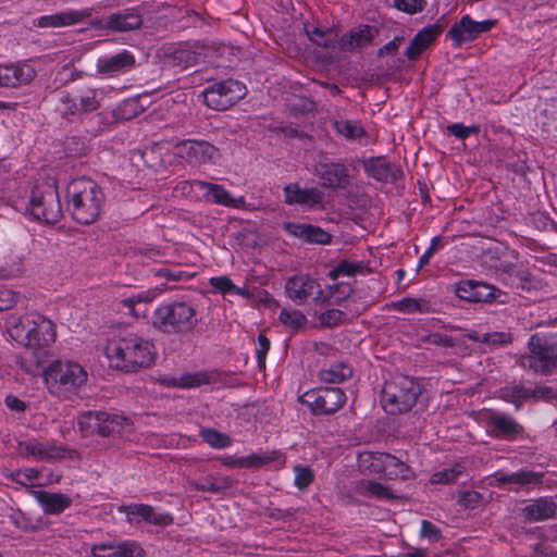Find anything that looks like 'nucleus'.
Masks as SVG:
<instances>
[{"label": "nucleus", "instance_id": "nucleus-1", "mask_svg": "<svg viewBox=\"0 0 557 557\" xmlns=\"http://www.w3.org/2000/svg\"><path fill=\"white\" fill-rule=\"evenodd\" d=\"M104 354L111 369L131 374L153 364L156 348L144 335L132 330H121L107 341Z\"/></svg>", "mask_w": 557, "mask_h": 557}, {"label": "nucleus", "instance_id": "nucleus-2", "mask_svg": "<svg viewBox=\"0 0 557 557\" xmlns=\"http://www.w3.org/2000/svg\"><path fill=\"white\" fill-rule=\"evenodd\" d=\"M66 194L69 210L76 222L88 225L99 219L104 194L94 180L78 177L71 181Z\"/></svg>", "mask_w": 557, "mask_h": 557}, {"label": "nucleus", "instance_id": "nucleus-3", "mask_svg": "<svg viewBox=\"0 0 557 557\" xmlns=\"http://www.w3.org/2000/svg\"><path fill=\"white\" fill-rule=\"evenodd\" d=\"M48 392L59 399H70L87 383L88 374L77 362L57 359L44 370Z\"/></svg>", "mask_w": 557, "mask_h": 557}, {"label": "nucleus", "instance_id": "nucleus-4", "mask_svg": "<svg viewBox=\"0 0 557 557\" xmlns=\"http://www.w3.org/2000/svg\"><path fill=\"white\" fill-rule=\"evenodd\" d=\"M151 325L162 334L191 333L198 325L196 307L186 300H172L159 305L153 311Z\"/></svg>", "mask_w": 557, "mask_h": 557}, {"label": "nucleus", "instance_id": "nucleus-5", "mask_svg": "<svg viewBox=\"0 0 557 557\" xmlns=\"http://www.w3.org/2000/svg\"><path fill=\"white\" fill-rule=\"evenodd\" d=\"M29 344H25V352L17 357V364L27 373H36L48 357L49 347L54 343L57 333L54 323L34 313Z\"/></svg>", "mask_w": 557, "mask_h": 557}, {"label": "nucleus", "instance_id": "nucleus-6", "mask_svg": "<svg viewBox=\"0 0 557 557\" xmlns=\"http://www.w3.org/2000/svg\"><path fill=\"white\" fill-rule=\"evenodd\" d=\"M523 369L548 375L557 368V339L553 334H532L528 341V354L519 359Z\"/></svg>", "mask_w": 557, "mask_h": 557}, {"label": "nucleus", "instance_id": "nucleus-7", "mask_svg": "<svg viewBox=\"0 0 557 557\" xmlns=\"http://www.w3.org/2000/svg\"><path fill=\"white\" fill-rule=\"evenodd\" d=\"M421 394L420 384L412 377L398 375L385 382L382 389V406L391 414L408 412Z\"/></svg>", "mask_w": 557, "mask_h": 557}, {"label": "nucleus", "instance_id": "nucleus-8", "mask_svg": "<svg viewBox=\"0 0 557 557\" xmlns=\"http://www.w3.org/2000/svg\"><path fill=\"white\" fill-rule=\"evenodd\" d=\"M28 210L35 220L46 224H55L62 219L63 210L54 181L35 185Z\"/></svg>", "mask_w": 557, "mask_h": 557}, {"label": "nucleus", "instance_id": "nucleus-9", "mask_svg": "<svg viewBox=\"0 0 557 557\" xmlns=\"http://www.w3.org/2000/svg\"><path fill=\"white\" fill-rule=\"evenodd\" d=\"M245 95L246 87L232 78L214 83L201 92L203 103L218 111L227 110Z\"/></svg>", "mask_w": 557, "mask_h": 557}, {"label": "nucleus", "instance_id": "nucleus-10", "mask_svg": "<svg viewBox=\"0 0 557 557\" xmlns=\"http://www.w3.org/2000/svg\"><path fill=\"white\" fill-rule=\"evenodd\" d=\"M99 108L100 98L96 88H84L76 92L65 91L60 97L59 111L63 117L88 114Z\"/></svg>", "mask_w": 557, "mask_h": 557}, {"label": "nucleus", "instance_id": "nucleus-11", "mask_svg": "<svg viewBox=\"0 0 557 557\" xmlns=\"http://www.w3.org/2000/svg\"><path fill=\"white\" fill-rule=\"evenodd\" d=\"M299 400L314 414H331L344 406L346 395L341 388L325 387L308 391L299 397Z\"/></svg>", "mask_w": 557, "mask_h": 557}, {"label": "nucleus", "instance_id": "nucleus-12", "mask_svg": "<svg viewBox=\"0 0 557 557\" xmlns=\"http://www.w3.org/2000/svg\"><path fill=\"white\" fill-rule=\"evenodd\" d=\"M483 420L486 432L492 437L516 441L524 434V426L505 412L493 409L486 410Z\"/></svg>", "mask_w": 557, "mask_h": 557}, {"label": "nucleus", "instance_id": "nucleus-13", "mask_svg": "<svg viewBox=\"0 0 557 557\" xmlns=\"http://www.w3.org/2000/svg\"><path fill=\"white\" fill-rule=\"evenodd\" d=\"M286 296L296 305H304L309 297L314 296L315 304H324L326 298L317 280L308 274H296L285 282Z\"/></svg>", "mask_w": 557, "mask_h": 557}, {"label": "nucleus", "instance_id": "nucleus-14", "mask_svg": "<svg viewBox=\"0 0 557 557\" xmlns=\"http://www.w3.org/2000/svg\"><path fill=\"white\" fill-rule=\"evenodd\" d=\"M37 76L30 61H17L0 65V87L20 88L29 85Z\"/></svg>", "mask_w": 557, "mask_h": 557}, {"label": "nucleus", "instance_id": "nucleus-15", "mask_svg": "<svg viewBox=\"0 0 557 557\" xmlns=\"http://www.w3.org/2000/svg\"><path fill=\"white\" fill-rule=\"evenodd\" d=\"M495 25V20L475 22L469 15H463L458 23L449 28L447 36L456 47H459L463 42L472 41L479 35L490 32Z\"/></svg>", "mask_w": 557, "mask_h": 557}, {"label": "nucleus", "instance_id": "nucleus-16", "mask_svg": "<svg viewBox=\"0 0 557 557\" xmlns=\"http://www.w3.org/2000/svg\"><path fill=\"white\" fill-rule=\"evenodd\" d=\"M177 154L194 165L211 162L218 149L206 140L187 139L176 145Z\"/></svg>", "mask_w": 557, "mask_h": 557}, {"label": "nucleus", "instance_id": "nucleus-17", "mask_svg": "<svg viewBox=\"0 0 557 557\" xmlns=\"http://www.w3.org/2000/svg\"><path fill=\"white\" fill-rule=\"evenodd\" d=\"M315 175L324 188L345 189L350 184L348 169L342 162L320 163L315 168Z\"/></svg>", "mask_w": 557, "mask_h": 557}, {"label": "nucleus", "instance_id": "nucleus-18", "mask_svg": "<svg viewBox=\"0 0 557 557\" xmlns=\"http://www.w3.org/2000/svg\"><path fill=\"white\" fill-rule=\"evenodd\" d=\"M120 511L126 515L127 521L133 522L135 517L140 518L143 521L159 525L168 527L173 523V517L169 512H157L154 508L146 504H131L120 508Z\"/></svg>", "mask_w": 557, "mask_h": 557}, {"label": "nucleus", "instance_id": "nucleus-19", "mask_svg": "<svg viewBox=\"0 0 557 557\" xmlns=\"http://www.w3.org/2000/svg\"><path fill=\"white\" fill-rule=\"evenodd\" d=\"M135 66V57L128 50H123L111 57L100 58L97 61V72L99 74L114 77L132 70Z\"/></svg>", "mask_w": 557, "mask_h": 557}, {"label": "nucleus", "instance_id": "nucleus-20", "mask_svg": "<svg viewBox=\"0 0 557 557\" xmlns=\"http://www.w3.org/2000/svg\"><path fill=\"white\" fill-rule=\"evenodd\" d=\"M284 197L287 205L315 207L323 202V193L317 188H301L299 184L292 183L284 187Z\"/></svg>", "mask_w": 557, "mask_h": 557}, {"label": "nucleus", "instance_id": "nucleus-21", "mask_svg": "<svg viewBox=\"0 0 557 557\" xmlns=\"http://www.w3.org/2000/svg\"><path fill=\"white\" fill-rule=\"evenodd\" d=\"M366 173L383 183H394L403 176V171L396 164L384 158H372L364 163Z\"/></svg>", "mask_w": 557, "mask_h": 557}, {"label": "nucleus", "instance_id": "nucleus-22", "mask_svg": "<svg viewBox=\"0 0 557 557\" xmlns=\"http://www.w3.org/2000/svg\"><path fill=\"white\" fill-rule=\"evenodd\" d=\"M194 187L205 189L203 197L213 203L222 205L225 207L239 208L245 203L243 197L234 198L231 194L222 186L213 183L203 181H194L191 183Z\"/></svg>", "mask_w": 557, "mask_h": 557}, {"label": "nucleus", "instance_id": "nucleus-23", "mask_svg": "<svg viewBox=\"0 0 557 557\" xmlns=\"http://www.w3.org/2000/svg\"><path fill=\"white\" fill-rule=\"evenodd\" d=\"M92 14L91 9L78 11L59 12L52 15H44L37 20L36 25L41 28L64 27L74 25L89 18Z\"/></svg>", "mask_w": 557, "mask_h": 557}, {"label": "nucleus", "instance_id": "nucleus-24", "mask_svg": "<svg viewBox=\"0 0 557 557\" xmlns=\"http://www.w3.org/2000/svg\"><path fill=\"white\" fill-rule=\"evenodd\" d=\"M30 493L47 515H60L72 505V498L62 493L32 490Z\"/></svg>", "mask_w": 557, "mask_h": 557}, {"label": "nucleus", "instance_id": "nucleus-25", "mask_svg": "<svg viewBox=\"0 0 557 557\" xmlns=\"http://www.w3.org/2000/svg\"><path fill=\"white\" fill-rule=\"evenodd\" d=\"M557 512V503L549 497L533 500L522 509L525 522H536L554 518Z\"/></svg>", "mask_w": 557, "mask_h": 557}, {"label": "nucleus", "instance_id": "nucleus-26", "mask_svg": "<svg viewBox=\"0 0 557 557\" xmlns=\"http://www.w3.org/2000/svg\"><path fill=\"white\" fill-rule=\"evenodd\" d=\"M20 450L21 454L40 461H49L63 457V450L61 447H57L48 443H41L36 440L21 443Z\"/></svg>", "mask_w": 557, "mask_h": 557}, {"label": "nucleus", "instance_id": "nucleus-27", "mask_svg": "<svg viewBox=\"0 0 557 557\" xmlns=\"http://www.w3.org/2000/svg\"><path fill=\"white\" fill-rule=\"evenodd\" d=\"M354 375L351 364L346 361H337L322 367L318 373V377L322 383L341 384Z\"/></svg>", "mask_w": 557, "mask_h": 557}, {"label": "nucleus", "instance_id": "nucleus-28", "mask_svg": "<svg viewBox=\"0 0 557 557\" xmlns=\"http://www.w3.org/2000/svg\"><path fill=\"white\" fill-rule=\"evenodd\" d=\"M285 230L305 242L315 244H329L331 235L318 226L310 224L286 223Z\"/></svg>", "mask_w": 557, "mask_h": 557}, {"label": "nucleus", "instance_id": "nucleus-29", "mask_svg": "<svg viewBox=\"0 0 557 557\" xmlns=\"http://www.w3.org/2000/svg\"><path fill=\"white\" fill-rule=\"evenodd\" d=\"M34 313L25 314L23 317L11 315L8 320V331L10 336L18 344L25 347L29 344V336L32 332V324Z\"/></svg>", "mask_w": 557, "mask_h": 557}, {"label": "nucleus", "instance_id": "nucleus-30", "mask_svg": "<svg viewBox=\"0 0 557 557\" xmlns=\"http://www.w3.org/2000/svg\"><path fill=\"white\" fill-rule=\"evenodd\" d=\"M383 476L388 480H411L413 470L400 458L386 453Z\"/></svg>", "mask_w": 557, "mask_h": 557}, {"label": "nucleus", "instance_id": "nucleus-31", "mask_svg": "<svg viewBox=\"0 0 557 557\" xmlns=\"http://www.w3.org/2000/svg\"><path fill=\"white\" fill-rule=\"evenodd\" d=\"M100 436L107 437L123 433L131 428V421L127 417L102 411Z\"/></svg>", "mask_w": 557, "mask_h": 557}, {"label": "nucleus", "instance_id": "nucleus-32", "mask_svg": "<svg viewBox=\"0 0 557 557\" xmlns=\"http://www.w3.org/2000/svg\"><path fill=\"white\" fill-rule=\"evenodd\" d=\"M141 17L135 12L112 14L107 20V27L115 32H128L141 26Z\"/></svg>", "mask_w": 557, "mask_h": 557}, {"label": "nucleus", "instance_id": "nucleus-33", "mask_svg": "<svg viewBox=\"0 0 557 557\" xmlns=\"http://www.w3.org/2000/svg\"><path fill=\"white\" fill-rule=\"evenodd\" d=\"M157 296L154 290H146L131 297L122 299L121 304L128 309L129 313L135 317H145L147 313V305Z\"/></svg>", "mask_w": 557, "mask_h": 557}, {"label": "nucleus", "instance_id": "nucleus-34", "mask_svg": "<svg viewBox=\"0 0 557 557\" xmlns=\"http://www.w3.org/2000/svg\"><path fill=\"white\" fill-rule=\"evenodd\" d=\"M197 59L198 54L184 46L169 49V51L164 53L165 63L182 69L194 66L197 63Z\"/></svg>", "mask_w": 557, "mask_h": 557}, {"label": "nucleus", "instance_id": "nucleus-35", "mask_svg": "<svg viewBox=\"0 0 557 557\" xmlns=\"http://www.w3.org/2000/svg\"><path fill=\"white\" fill-rule=\"evenodd\" d=\"M373 39L372 28L363 26L358 30L351 32L349 35L342 37L339 46L343 50L354 51L358 48L368 46Z\"/></svg>", "mask_w": 557, "mask_h": 557}, {"label": "nucleus", "instance_id": "nucleus-36", "mask_svg": "<svg viewBox=\"0 0 557 557\" xmlns=\"http://www.w3.org/2000/svg\"><path fill=\"white\" fill-rule=\"evenodd\" d=\"M529 387L521 383H512L498 391V397L512 404L516 409H520L522 404L529 400Z\"/></svg>", "mask_w": 557, "mask_h": 557}, {"label": "nucleus", "instance_id": "nucleus-37", "mask_svg": "<svg viewBox=\"0 0 557 557\" xmlns=\"http://www.w3.org/2000/svg\"><path fill=\"white\" fill-rule=\"evenodd\" d=\"M543 474L529 470H521L510 474H502L497 481L502 484H512L518 486L536 485L542 483Z\"/></svg>", "mask_w": 557, "mask_h": 557}, {"label": "nucleus", "instance_id": "nucleus-38", "mask_svg": "<svg viewBox=\"0 0 557 557\" xmlns=\"http://www.w3.org/2000/svg\"><path fill=\"white\" fill-rule=\"evenodd\" d=\"M386 453L380 451H364L359 455V467L362 471H368L371 474L383 475Z\"/></svg>", "mask_w": 557, "mask_h": 557}, {"label": "nucleus", "instance_id": "nucleus-39", "mask_svg": "<svg viewBox=\"0 0 557 557\" xmlns=\"http://www.w3.org/2000/svg\"><path fill=\"white\" fill-rule=\"evenodd\" d=\"M359 494L382 500L397 499L398 496L387 485L376 481H366L358 485Z\"/></svg>", "mask_w": 557, "mask_h": 557}, {"label": "nucleus", "instance_id": "nucleus-40", "mask_svg": "<svg viewBox=\"0 0 557 557\" xmlns=\"http://www.w3.org/2000/svg\"><path fill=\"white\" fill-rule=\"evenodd\" d=\"M333 125L336 133L348 140H360L367 136V132L359 121L341 119L336 120Z\"/></svg>", "mask_w": 557, "mask_h": 557}, {"label": "nucleus", "instance_id": "nucleus-41", "mask_svg": "<svg viewBox=\"0 0 557 557\" xmlns=\"http://www.w3.org/2000/svg\"><path fill=\"white\" fill-rule=\"evenodd\" d=\"M278 320L286 329L294 333L305 330L308 324L307 317L297 309L284 308L278 315Z\"/></svg>", "mask_w": 557, "mask_h": 557}, {"label": "nucleus", "instance_id": "nucleus-42", "mask_svg": "<svg viewBox=\"0 0 557 557\" xmlns=\"http://www.w3.org/2000/svg\"><path fill=\"white\" fill-rule=\"evenodd\" d=\"M102 411H86L78 416L77 424L84 436L100 435Z\"/></svg>", "mask_w": 557, "mask_h": 557}, {"label": "nucleus", "instance_id": "nucleus-43", "mask_svg": "<svg viewBox=\"0 0 557 557\" xmlns=\"http://www.w3.org/2000/svg\"><path fill=\"white\" fill-rule=\"evenodd\" d=\"M111 557H143L144 548L135 541H123L109 548Z\"/></svg>", "mask_w": 557, "mask_h": 557}, {"label": "nucleus", "instance_id": "nucleus-44", "mask_svg": "<svg viewBox=\"0 0 557 557\" xmlns=\"http://www.w3.org/2000/svg\"><path fill=\"white\" fill-rule=\"evenodd\" d=\"M391 307L397 311L405 313H422L428 312L430 309L428 301H425L424 299L409 297L392 302Z\"/></svg>", "mask_w": 557, "mask_h": 557}, {"label": "nucleus", "instance_id": "nucleus-45", "mask_svg": "<svg viewBox=\"0 0 557 557\" xmlns=\"http://www.w3.org/2000/svg\"><path fill=\"white\" fill-rule=\"evenodd\" d=\"M306 33L309 39L320 47L327 48L335 41V34L331 28L321 29L311 25L306 26Z\"/></svg>", "mask_w": 557, "mask_h": 557}, {"label": "nucleus", "instance_id": "nucleus-46", "mask_svg": "<svg viewBox=\"0 0 557 557\" xmlns=\"http://www.w3.org/2000/svg\"><path fill=\"white\" fill-rule=\"evenodd\" d=\"M465 472V467L461 463H456L451 468L437 471L432 474L430 482L432 484H450Z\"/></svg>", "mask_w": 557, "mask_h": 557}, {"label": "nucleus", "instance_id": "nucleus-47", "mask_svg": "<svg viewBox=\"0 0 557 557\" xmlns=\"http://www.w3.org/2000/svg\"><path fill=\"white\" fill-rule=\"evenodd\" d=\"M200 436L208 445L216 449L228 447L232 444V440L227 434L214 429H202Z\"/></svg>", "mask_w": 557, "mask_h": 557}, {"label": "nucleus", "instance_id": "nucleus-48", "mask_svg": "<svg viewBox=\"0 0 557 557\" xmlns=\"http://www.w3.org/2000/svg\"><path fill=\"white\" fill-rule=\"evenodd\" d=\"M512 284L522 290L530 292L532 289H539L542 286L540 280H537L529 270L523 269L522 267L519 271H516V276L513 277Z\"/></svg>", "mask_w": 557, "mask_h": 557}, {"label": "nucleus", "instance_id": "nucleus-49", "mask_svg": "<svg viewBox=\"0 0 557 557\" xmlns=\"http://www.w3.org/2000/svg\"><path fill=\"white\" fill-rule=\"evenodd\" d=\"M352 292V286L349 283L341 282L333 284L329 286V293L324 296L326 298L325 302L338 304L347 299Z\"/></svg>", "mask_w": 557, "mask_h": 557}, {"label": "nucleus", "instance_id": "nucleus-50", "mask_svg": "<svg viewBox=\"0 0 557 557\" xmlns=\"http://www.w3.org/2000/svg\"><path fill=\"white\" fill-rule=\"evenodd\" d=\"M156 277H164L171 282H187L195 276V273L171 268H159L151 271Z\"/></svg>", "mask_w": 557, "mask_h": 557}, {"label": "nucleus", "instance_id": "nucleus-51", "mask_svg": "<svg viewBox=\"0 0 557 557\" xmlns=\"http://www.w3.org/2000/svg\"><path fill=\"white\" fill-rule=\"evenodd\" d=\"M280 453L273 451L271 454H251L249 456L242 457L243 468H259L273 462L280 458Z\"/></svg>", "mask_w": 557, "mask_h": 557}, {"label": "nucleus", "instance_id": "nucleus-52", "mask_svg": "<svg viewBox=\"0 0 557 557\" xmlns=\"http://www.w3.org/2000/svg\"><path fill=\"white\" fill-rule=\"evenodd\" d=\"M502 294L500 289L483 282H474V302L492 301Z\"/></svg>", "mask_w": 557, "mask_h": 557}, {"label": "nucleus", "instance_id": "nucleus-53", "mask_svg": "<svg viewBox=\"0 0 557 557\" xmlns=\"http://www.w3.org/2000/svg\"><path fill=\"white\" fill-rule=\"evenodd\" d=\"M181 388H194L210 383V376L205 371L184 373L181 375Z\"/></svg>", "mask_w": 557, "mask_h": 557}, {"label": "nucleus", "instance_id": "nucleus-54", "mask_svg": "<svg viewBox=\"0 0 557 557\" xmlns=\"http://www.w3.org/2000/svg\"><path fill=\"white\" fill-rule=\"evenodd\" d=\"M295 486L302 491L306 490L314 480V473L308 466L297 465L294 467Z\"/></svg>", "mask_w": 557, "mask_h": 557}, {"label": "nucleus", "instance_id": "nucleus-55", "mask_svg": "<svg viewBox=\"0 0 557 557\" xmlns=\"http://www.w3.org/2000/svg\"><path fill=\"white\" fill-rule=\"evenodd\" d=\"M442 33V26L430 25L424 27L413 37V44H421L424 48L429 47Z\"/></svg>", "mask_w": 557, "mask_h": 557}, {"label": "nucleus", "instance_id": "nucleus-56", "mask_svg": "<svg viewBox=\"0 0 557 557\" xmlns=\"http://www.w3.org/2000/svg\"><path fill=\"white\" fill-rule=\"evenodd\" d=\"M529 400H543V401H552L557 399V393L549 386L546 385H536L533 388H529Z\"/></svg>", "mask_w": 557, "mask_h": 557}, {"label": "nucleus", "instance_id": "nucleus-57", "mask_svg": "<svg viewBox=\"0 0 557 557\" xmlns=\"http://www.w3.org/2000/svg\"><path fill=\"white\" fill-rule=\"evenodd\" d=\"M40 475V472L36 468H27L25 470H16L11 473V479L22 485V486H28L29 483L34 480H37Z\"/></svg>", "mask_w": 557, "mask_h": 557}, {"label": "nucleus", "instance_id": "nucleus-58", "mask_svg": "<svg viewBox=\"0 0 557 557\" xmlns=\"http://www.w3.org/2000/svg\"><path fill=\"white\" fill-rule=\"evenodd\" d=\"M484 341L492 348L500 347L512 342V334L510 332H488L484 333Z\"/></svg>", "mask_w": 557, "mask_h": 557}, {"label": "nucleus", "instance_id": "nucleus-59", "mask_svg": "<svg viewBox=\"0 0 557 557\" xmlns=\"http://www.w3.org/2000/svg\"><path fill=\"white\" fill-rule=\"evenodd\" d=\"M209 284L216 293L222 295L232 294L235 288L234 283L226 275L213 276L209 280Z\"/></svg>", "mask_w": 557, "mask_h": 557}, {"label": "nucleus", "instance_id": "nucleus-60", "mask_svg": "<svg viewBox=\"0 0 557 557\" xmlns=\"http://www.w3.org/2000/svg\"><path fill=\"white\" fill-rule=\"evenodd\" d=\"M425 4L426 0H394L395 8L408 14L421 12Z\"/></svg>", "mask_w": 557, "mask_h": 557}, {"label": "nucleus", "instance_id": "nucleus-61", "mask_svg": "<svg viewBox=\"0 0 557 557\" xmlns=\"http://www.w3.org/2000/svg\"><path fill=\"white\" fill-rule=\"evenodd\" d=\"M360 269V265L357 264V263H352V262H349V261H341L331 272H330V276L333 278V280H336L337 277H339L341 275H344V276H351V275H355L356 272Z\"/></svg>", "mask_w": 557, "mask_h": 557}, {"label": "nucleus", "instance_id": "nucleus-62", "mask_svg": "<svg viewBox=\"0 0 557 557\" xmlns=\"http://www.w3.org/2000/svg\"><path fill=\"white\" fill-rule=\"evenodd\" d=\"M449 134L456 136L459 139L467 138L470 134H476L480 132L478 125L465 126L461 123H454L447 126Z\"/></svg>", "mask_w": 557, "mask_h": 557}, {"label": "nucleus", "instance_id": "nucleus-63", "mask_svg": "<svg viewBox=\"0 0 557 557\" xmlns=\"http://www.w3.org/2000/svg\"><path fill=\"white\" fill-rule=\"evenodd\" d=\"M344 317L345 314L343 311L330 309L320 314L319 321L322 325L331 327L338 325L343 321Z\"/></svg>", "mask_w": 557, "mask_h": 557}, {"label": "nucleus", "instance_id": "nucleus-64", "mask_svg": "<svg viewBox=\"0 0 557 557\" xmlns=\"http://www.w3.org/2000/svg\"><path fill=\"white\" fill-rule=\"evenodd\" d=\"M269 349H270L269 338L263 334H259L258 338H257L256 354H257V362L260 368L265 367V358H267Z\"/></svg>", "mask_w": 557, "mask_h": 557}]
</instances>
